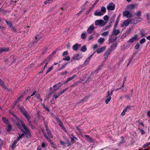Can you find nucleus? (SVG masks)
Listing matches in <instances>:
<instances>
[{
  "instance_id": "obj_1",
  "label": "nucleus",
  "mask_w": 150,
  "mask_h": 150,
  "mask_svg": "<svg viewBox=\"0 0 150 150\" xmlns=\"http://www.w3.org/2000/svg\"><path fill=\"white\" fill-rule=\"evenodd\" d=\"M11 114L14 116L17 120L18 121V123H16V125L20 129L21 131H23L22 127L24 129L25 132L28 135H30V132L29 131L23 123V122L19 120L18 118L16 115H14L13 113H12Z\"/></svg>"
},
{
  "instance_id": "obj_2",
  "label": "nucleus",
  "mask_w": 150,
  "mask_h": 150,
  "mask_svg": "<svg viewBox=\"0 0 150 150\" xmlns=\"http://www.w3.org/2000/svg\"><path fill=\"white\" fill-rule=\"evenodd\" d=\"M68 88H66L65 89H64L61 91H59L57 93H55L53 95L54 98H52V99L51 100V102L52 103H53V102H54V98L57 99L58 97H59L60 96L62 95L63 93L65 91H66L67 89Z\"/></svg>"
},
{
  "instance_id": "obj_3",
  "label": "nucleus",
  "mask_w": 150,
  "mask_h": 150,
  "mask_svg": "<svg viewBox=\"0 0 150 150\" xmlns=\"http://www.w3.org/2000/svg\"><path fill=\"white\" fill-rule=\"evenodd\" d=\"M24 135L23 134H20L19 135L18 137L17 138V140L15 141L13 143L11 146V148L12 149H13L16 146V144L18 142L22 137Z\"/></svg>"
},
{
  "instance_id": "obj_4",
  "label": "nucleus",
  "mask_w": 150,
  "mask_h": 150,
  "mask_svg": "<svg viewBox=\"0 0 150 150\" xmlns=\"http://www.w3.org/2000/svg\"><path fill=\"white\" fill-rule=\"evenodd\" d=\"M132 19L130 18L124 21L123 24L121 25V26L122 27L124 26H127L128 25L129 23H132Z\"/></svg>"
},
{
  "instance_id": "obj_5",
  "label": "nucleus",
  "mask_w": 150,
  "mask_h": 150,
  "mask_svg": "<svg viewBox=\"0 0 150 150\" xmlns=\"http://www.w3.org/2000/svg\"><path fill=\"white\" fill-rule=\"evenodd\" d=\"M95 25H99L101 26H103L105 24V23L102 20L100 19L97 20L95 21Z\"/></svg>"
},
{
  "instance_id": "obj_6",
  "label": "nucleus",
  "mask_w": 150,
  "mask_h": 150,
  "mask_svg": "<svg viewBox=\"0 0 150 150\" xmlns=\"http://www.w3.org/2000/svg\"><path fill=\"white\" fill-rule=\"evenodd\" d=\"M123 15L127 18H130L132 16V13L129 11H125L123 13Z\"/></svg>"
},
{
  "instance_id": "obj_7",
  "label": "nucleus",
  "mask_w": 150,
  "mask_h": 150,
  "mask_svg": "<svg viewBox=\"0 0 150 150\" xmlns=\"http://www.w3.org/2000/svg\"><path fill=\"white\" fill-rule=\"evenodd\" d=\"M25 116V117H26L28 122L29 124V125L31 127V128H33V127L32 126L31 123L30 121L29 120V119L30 118V116L29 115V114H28V113L27 112H26V113H25L24 114H23Z\"/></svg>"
},
{
  "instance_id": "obj_8",
  "label": "nucleus",
  "mask_w": 150,
  "mask_h": 150,
  "mask_svg": "<svg viewBox=\"0 0 150 150\" xmlns=\"http://www.w3.org/2000/svg\"><path fill=\"white\" fill-rule=\"evenodd\" d=\"M115 5L112 3L110 4L107 7V8L108 10H113L115 9Z\"/></svg>"
},
{
  "instance_id": "obj_9",
  "label": "nucleus",
  "mask_w": 150,
  "mask_h": 150,
  "mask_svg": "<svg viewBox=\"0 0 150 150\" xmlns=\"http://www.w3.org/2000/svg\"><path fill=\"white\" fill-rule=\"evenodd\" d=\"M106 48V46H103L101 47L100 49H97L94 52H96L97 53L99 54L104 51Z\"/></svg>"
},
{
  "instance_id": "obj_10",
  "label": "nucleus",
  "mask_w": 150,
  "mask_h": 150,
  "mask_svg": "<svg viewBox=\"0 0 150 150\" xmlns=\"http://www.w3.org/2000/svg\"><path fill=\"white\" fill-rule=\"evenodd\" d=\"M132 19V23L136 24L141 21L142 20V18L140 17H138L135 18L134 19Z\"/></svg>"
},
{
  "instance_id": "obj_11",
  "label": "nucleus",
  "mask_w": 150,
  "mask_h": 150,
  "mask_svg": "<svg viewBox=\"0 0 150 150\" xmlns=\"http://www.w3.org/2000/svg\"><path fill=\"white\" fill-rule=\"evenodd\" d=\"M55 119L57 120V122L58 123L59 125L62 128V129L64 131H66V130L65 129V128L63 126L62 123L61 122L60 120L59 119V118L58 117H56Z\"/></svg>"
},
{
  "instance_id": "obj_12",
  "label": "nucleus",
  "mask_w": 150,
  "mask_h": 150,
  "mask_svg": "<svg viewBox=\"0 0 150 150\" xmlns=\"http://www.w3.org/2000/svg\"><path fill=\"white\" fill-rule=\"evenodd\" d=\"M94 29V27L93 24L91 25L88 28L87 32L89 34L91 33Z\"/></svg>"
},
{
  "instance_id": "obj_13",
  "label": "nucleus",
  "mask_w": 150,
  "mask_h": 150,
  "mask_svg": "<svg viewBox=\"0 0 150 150\" xmlns=\"http://www.w3.org/2000/svg\"><path fill=\"white\" fill-rule=\"evenodd\" d=\"M106 99L105 101V103L106 104H108L111 99V97L110 96V92L109 91L107 92V96L106 97Z\"/></svg>"
},
{
  "instance_id": "obj_14",
  "label": "nucleus",
  "mask_w": 150,
  "mask_h": 150,
  "mask_svg": "<svg viewBox=\"0 0 150 150\" xmlns=\"http://www.w3.org/2000/svg\"><path fill=\"white\" fill-rule=\"evenodd\" d=\"M117 39V37L114 36L113 35H111L109 37V42L111 43L115 41Z\"/></svg>"
},
{
  "instance_id": "obj_15",
  "label": "nucleus",
  "mask_w": 150,
  "mask_h": 150,
  "mask_svg": "<svg viewBox=\"0 0 150 150\" xmlns=\"http://www.w3.org/2000/svg\"><path fill=\"white\" fill-rule=\"evenodd\" d=\"M111 51V50H110L109 49H108L107 50L104 54V59H106L107 58L108 56L110 54Z\"/></svg>"
},
{
  "instance_id": "obj_16",
  "label": "nucleus",
  "mask_w": 150,
  "mask_h": 150,
  "mask_svg": "<svg viewBox=\"0 0 150 150\" xmlns=\"http://www.w3.org/2000/svg\"><path fill=\"white\" fill-rule=\"evenodd\" d=\"M137 38V36H134L129 40L128 42L131 44L136 40Z\"/></svg>"
},
{
  "instance_id": "obj_17",
  "label": "nucleus",
  "mask_w": 150,
  "mask_h": 150,
  "mask_svg": "<svg viewBox=\"0 0 150 150\" xmlns=\"http://www.w3.org/2000/svg\"><path fill=\"white\" fill-rule=\"evenodd\" d=\"M94 15L95 16H101L103 15V13L98 9L96 10L94 13Z\"/></svg>"
},
{
  "instance_id": "obj_18",
  "label": "nucleus",
  "mask_w": 150,
  "mask_h": 150,
  "mask_svg": "<svg viewBox=\"0 0 150 150\" xmlns=\"http://www.w3.org/2000/svg\"><path fill=\"white\" fill-rule=\"evenodd\" d=\"M77 75L76 74H74L72 76L67 78V80L64 82V83H68L69 81L73 79Z\"/></svg>"
},
{
  "instance_id": "obj_19",
  "label": "nucleus",
  "mask_w": 150,
  "mask_h": 150,
  "mask_svg": "<svg viewBox=\"0 0 150 150\" xmlns=\"http://www.w3.org/2000/svg\"><path fill=\"white\" fill-rule=\"evenodd\" d=\"M138 4H131L127 5L126 8L128 10H131L134 8L135 6H137Z\"/></svg>"
},
{
  "instance_id": "obj_20",
  "label": "nucleus",
  "mask_w": 150,
  "mask_h": 150,
  "mask_svg": "<svg viewBox=\"0 0 150 150\" xmlns=\"http://www.w3.org/2000/svg\"><path fill=\"white\" fill-rule=\"evenodd\" d=\"M50 57H48L45 59L43 63L42 64H45V65L43 68V69L44 70L45 69V67H46L47 65L48 64L50 59Z\"/></svg>"
},
{
  "instance_id": "obj_21",
  "label": "nucleus",
  "mask_w": 150,
  "mask_h": 150,
  "mask_svg": "<svg viewBox=\"0 0 150 150\" xmlns=\"http://www.w3.org/2000/svg\"><path fill=\"white\" fill-rule=\"evenodd\" d=\"M61 86V85L60 84V83L57 84L53 86V90L54 91H56Z\"/></svg>"
},
{
  "instance_id": "obj_22",
  "label": "nucleus",
  "mask_w": 150,
  "mask_h": 150,
  "mask_svg": "<svg viewBox=\"0 0 150 150\" xmlns=\"http://www.w3.org/2000/svg\"><path fill=\"white\" fill-rule=\"evenodd\" d=\"M6 22L7 24L9 25L10 28L12 29H14V27L12 23L10 21L6 20Z\"/></svg>"
},
{
  "instance_id": "obj_23",
  "label": "nucleus",
  "mask_w": 150,
  "mask_h": 150,
  "mask_svg": "<svg viewBox=\"0 0 150 150\" xmlns=\"http://www.w3.org/2000/svg\"><path fill=\"white\" fill-rule=\"evenodd\" d=\"M120 31L118 30L113 29L112 31V33L115 36L118 35L120 33Z\"/></svg>"
},
{
  "instance_id": "obj_24",
  "label": "nucleus",
  "mask_w": 150,
  "mask_h": 150,
  "mask_svg": "<svg viewBox=\"0 0 150 150\" xmlns=\"http://www.w3.org/2000/svg\"><path fill=\"white\" fill-rule=\"evenodd\" d=\"M81 58V56L79 54H76L73 57V59L75 60H78L80 59Z\"/></svg>"
},
{
  "instance_id": "obj_25",
  "label": "nucleus",
  "mask_w": 150,
  "mask_h": 150,
  "mask_svg": "<svg viewBox=\"0 0 150 150\" xmlns=\"http://www.w3.org/2000/svg\"><path fill=\"white\" fill-rule=\"evenodd\" d=\"M47 132V133L48 134L49 136L51 138H52L53 137L52 136V134L51 133V132L48 127L47 126H45Z\"/></svg>"
},
{
  "instance_id": "obj_26",
  "label": "nucleus",
  "mask_w": 150,
  "mask_h": 150,
  "mask_svg": "<svg viewBox=\"0 0 150 150\" xmlns=\"http://www.w3.org/2000/svg\"><path fill=\"white\" fill-rule=\"evenodd\" d=\"M81 45L78 44H76L72 47L73 49L75 50H77L79 47H80Z\"/></svg>"
},
{
  "instance_id": "obj_27",
  "label": "nucleus",
  "mask_w": 150,
  "mask_h": 150,
  "mask_svg": "<svg viewBox=\"0 0 150 150\" xmlns=\"http://www.w3.org/2000/svg\"><path fill=\"white\" fill-rule=\"evenodd\" d=\"M96 4V2H95L92 5V6L91 7L88 9V10L87 11V13H89L94 8V7Z\"/></svg>"
},
{
  "instance_id": "obj_28",
  "label": "nucleus",
  "mask_w": 150,
  "mask_h": 150,
  "mask_svg": "<svg viewBox=\"0 0 150 150\" xmlns=\"http://www.w3.org/2000/svg\"><path fill=\"white\" fill-rule=\"evenodd\" d=\"M9 50V48L6 47H3L0 49V53L3 52H5L8 51Z\"/></svg>"
},
{
  "instance_id": "obj_29",
  "label": "nucleus",
  "mask_w": 150,
  "mask_h": 150,
  "mask_svg": "<svg viewBox=\"0 0 150 150\" xmlns=\"http://www.w3.org/2000/svg\"><path fill=\"white\" fill-rule=\"evenodd\" d=\"M100 11L102 13H103V15L106 12V8L104 6L102 7L101 8V11Z\"/></svg>"
},
{
  "instance_id": "obj_30",
  "label": "nucleus",
  "mask_w": 150,
  "mask_h": 150,
  "mask_svg": "<svg viewBox=\"0 0 150 150\" xmlns=\"http://www.w3.org/2000/svg\"><path fill=\"white\" fill-rule=\"evenodd\" d=\"M129 108V107L128 106H127V107L125 108L124 109L121 114V115L122 116H124L125 114V113L127 111V109L128 108Z\"/></svg>"
},
{
  "instance_id": "obj_31",
  "label": "nucleus",
  "mask_w": 150,
  "mask_h": 150,
  "mask_svg": "<svg viewBox=\"0 0 150 150\" xmlns=\"http://www.w3.org/2000/svg\"><path fill=\"white\" fill-rule=\"evenodd\" d=\"M117 44L116 43L113 44L111 46V50H113L115 49L117 47Z\"/></svg>"
},
{
  "instance_id": "obj_32",
  "label": "nucleus",
  "mask_w": 150,
  "mask_h": 150,
  "mask_svg": "<svg viewBox=\"0 0 150 150\" xmlns=\"http://www.w3.org/2000/svg\"><path fill=\"white\" fill-rule=\"evenodd\" d=\"M44 136H45V137L49 141L50 143L52 144L53 146H54V144L52 142V141L47 136V135L45 134H44Z\"/></svg>"
},
{
  "instance_id": "obj_33",
  "label": "nucleus",
  "mask_w": 150,
  "mask_h": 150,
  "mask_svg": "<svg viewBox=\"0 0 150 150\" xmlns=\"http://www.w3.org/2000/svg\"><path fill=\"white\" fill-rule=\"evenodd\" d=\"M104 39L103 38H100L98 40V42L99 43L101 44H103L104 41Z\"/></svg>"
},
{
  "instance_id": "obj_34",
  "label": "nucleus",
  "mask_w": 150,
  "mask_h": 150,
  "mask_svg": "<svg viewBox=\"0 0 150 150\" xmlns=\"http://www.w3.org/2000/svg\"><path fill=\"white\" fill-rule=\"evenodd\" d=\"M86 33H83L81 35V38L83 39H85L86 38Z\"/></svg>"
},
{
  "instance_id": "obj_35",
  "label": "nucleus",
  "mask_w": 150,
  "mask_h": 150,
  "mask_svg": "<svg viewBox=\"0 0 150 150\" xmlns=\"http://www.w3.org/2000/svg\"><path fill=\"white\" fill-rule=\"evenodd\" d=\"M90 59V57H88L84 62L83 65L85 66L89 62Z\"/></svg>"
},
{
  "instance_id": "obj_36",
  "label": "nucleus",
  "mask_w": 150,
  "mask_h": 150,
  "mask_svg": "<svg viewBox=\"0 0 150 150\" xmlns=\"http://www.w3.org/2000/svg\"><path fill=\"white\" fill-rule=\"evenodd\" d=\"M7 124L8 127V128L7 129V131H10L11 129L12 128V126L11 125L8 123V124Z\"/></svg>"
},
{
  "instance_id": "obj_37",
  "label": "nucleus",
  "mask_w": 150,
  "mask_h": 150,
  "mask_svg": "<svg viewBox=\"0 0 150 150\" xmlns=\"http://www.w3.org/2000/svg\"><path fill=\"white\" fill-rule=\"evenodd\" d=\"M115 17V15L114 14L113 16L110 18V23H111L112 24V23L114 21Z\"/></svg>"
},
{
  "instance_id": "obj_38",
  "label": "nucleus",
  "mask_w": 150,
  "mask_h": 150,
  "mask_svg": "<svg viewBox=\"0 0 150 150\" xmlns=\"http://www.w3.org/2000/svg\"><path fill=\"white\" fill-rule=\"evenodd\" d=\"M0 84L4 88H6V86L4 84V82L0 79Z\"/></svg>"
},
{
  "instance_id": "obj_39",
  "label": "nucleus",
  "mask_w": 150,
  "mask_h": 150,
  "mask_svg": "<svg viewBox=\"0 0 150 150\" xmlns=\"http://www.w3.org/2000/svg\"><path fill=\"white\" fill-rule=\"evenodd\" d=\"M87 49L86 46H83L81 48V51L83 52H85L86 50Z\"/></svg>"
},
{
  "instance_id": "obj_40",
  "label": "nucleus",
  "mask_w": 150,
  "mask_h": 150,
  "mask_svg": "<svg viewBox=\"0 0 150 150\" xmlns=\"http://www.w3.org/2000/svg\"><path fill=\"white\" fill-rule=\"evenodd\" d=\"M41 37L40 35H36L35 37V39L36 40V42H37L38 40H39Z\"/></svg>"
},
{
  "instance_id": "obj_41",
  "label": "nucleus",
  "mask_w": 150,
  "mask_h": 150,
  "mask_svg": "<svg viewBox=\"0 0 150 150\" xmlns=\"http://www.w3.org/2000/svg\"><path fill=\"white\" fill-rule=\"evenodd\" d=\"M137 16L139 17H140L142 14V12L139 11H138L136 12Z\"/></svg>"
},
{
  "instance_id": "obj_42",
  "label": "nucleus",
  "mask_w": 150,
  "mask_h": 150,
  "mask_svg": "<svg viewBox=\"0 0 150 150\" xmlns=\"http://www.w3.org/2000/svg\"><path fill=\"white\" fill-rule=\"evenodd\" d=\"M98 47V45L97 44L93 45L92 46V48L94 50H95Z\"/></svg>"
},
{
  "instance_id": "obj_43",
  "label": "nucleus",
  "mask_w": 150,
  "mask_h": 150,
  "mask_svg": "<svg viewBox=\"0 0 150 150\" xmlns=\"http://www.w3.org/2000/svg\"><path fill=\"white\" fill-rule=\"evenodd\" d=\"M20 109L22 112L23 113V114L25 113H26L27 112L23 107L21 108Z\"/></svg>"
},
{
  "instance_id": "obj_44",
  "label": "nucleus",
  "mask_w": 150,
  "mask_h": 150,
  "mask_svg": "<svg viewBox=\"0 0 150 150\" xmlns=\"http://www.w3.org/2000/svg\"><path fill=\"white\" fill-rule=\"evenodd\" d=\"M70 59V57L69 56H67L65 58H63L62 59L64 60L69 61Z\"/></svg>"
},
{
  "instance_id": "obj_45",
  "label": "nucleus",
  "mask_w": 150,
  "mask_h": 150,
  "mask_svg": "<svg viewBox=\"0 0 150 150\" xmlns=\"http://www.w3.org/2000/svg\"><path fill=\"white\" fill-rule=\"evenodd\" d=\"M112 25V24L111 23H109V25L105 27V30H107L108 28L111 27Z\"/></svg>"
},
{
  "instance_id": "obj_46",
  "label": "nucleus",
  "mask_w": 150,
  "mask_h": 150,
  "mask_svg": "<svg viewBox=\"0 0 150 150\" xmlns=\"http://www.w3.org/2000/svg\"><path fill=\"white\" fill-rule=\"evenodd\" d=\"M150 145V142H148L145 144H144L143 146L142 147L144 148H145L147 147L149 145Z\"/></svg>"
},
{
  "instance_id": "obj_47",
  "label": "nucleus",
  "mask_w": 150,
  "mask_h": 150,
  "mask_svg": "<svg viewBox=\"0 0 150 150\" xmlns=\"http://www.w3.org/2000/svg\"><path fill=\"white\" fill-rule=\"evenodd\" d=\"M88 99V98L87 97H86L85 98H84L83 99L81 100V101H79L78 103H83L84 102H85L86 101V99Z\"/></svg>"
},
{
  "instance_id": "obj_48",
  "label": "nucleus",
  "mask_w": 150,
  "mask_h": 150,
  "mask_svg": "<svg viewBox=\"0 0 150 150\" xmlns=\"http://www.w3.org/2000/svg\"><path fill=\"white\" fill-rule=\"evenodd\" d=\"M145 41L146 39L145 38H143L140 40V43L141 44H143L145 42Z\"/></svg>"
},
{
  "instance_id": "obj_49",
  "label": "nucleus",
  "mask_w": 150,
  "mask_h": 150,
  "mask_svg": "<svg viewBox=\"0 0 150 150\" xmlns=\"http://www.w3.org/2000/svg\"><path fill=\"white\" fill-rule=\"evenodd\" d=\"M85 137H86L87 140L89 142H91V138L89 137V136L88 135H85Z\"/></svg>"
},
{
  "instance_id": "obj_50",
  "label": "nucleus",
  "mask_w": 150,
  "mask_h": 150,
  "mask_svg": "<svg viewBox=\"0 0 150 150\" xmlns=\"http://www.w3.org/2000/svg\"><path fill=\"white\" fill-rule=\"evenodd\" d=\"M140 47V45L139 43H137L136 45L135 46L134 48L136 50H137L139 49Z\"/></svg>"
},
{
  "instance_id": "obj_51",
  "label": "nucleus",
  "mask_w": 150,
  "mask_h": 150,
  "mask_svg": "<svg viewBox=\"0 0 150 150\" xmlns=\"http://www.w3.org/2000/svg\"><path fill=\"white\" fill-rule=\"evenodd\" d=\"M2 120L5 123L8 124V120L5 117H3L2 118Z\"/></svg>"
},
{
  "instance_id": "obj_52",
  "label": "nucleus",
  "mask_w": 150,
  "mask_h": 150,
  "mask_svg": "<svg viewBox=\"0 0 150 150\" xmlns=\"http://www.w3.org/2000/svg\"><path fill=\"white\" fill-rule=\"evenodd\" d=\"M138 129L141 132L142 134H144L145 133V132L142 129H141L139 128Z\"/></svg>"
},
{
  "instance_id": "obj_53",
  "label": "nucleus",
  "mask_w": 150,
  "mask_h": 150,
  "mask_svg": "<svg viewBox=\"0 0 150 150\" xmlns=\"http://www.w3.org/2000/svg\"><path fill=\"white\" fill-rule=\"evenodd\" d=\"M53 69V67L52 66L49 68L47 71L46 74L50 72Z\"/></svg>"
},
{
  "instance_id": "obj_54",
  "label": "nucleus",
  "mask_w": 150,
  "mask_h": 150,
  "mask_svg": "<svg viewBox=\"0 0 150 150\" xmlns=\"http://www.w3.org/2000/svg\"><path fill=\"white\" fill-rule=\"evenodd\" d=\"M109 18L108 16L107 15H105L103 17V19L105 20H108Z\"/></svg>"
},
{
  "instance_id": "obj_55",
  "label": "nucleus",
  "mask_w": 150,
  "mask_h": 150,
  "mask_svg": "<svg viewBox=\"0 0 150 150\" xmlns=\"http://www.w3.org/2000/svg\"><path fill=\"white\" fill-rule=\"evenodd\" d=\"M108 32H105L103 33L102 34V35L103 36H106V35H108Z\"/></svg>"
},
{
  "instance_id": "obj_56",
  "label": "nucleus",
  "mask_w": 150,
  "mask_h": 150,
  "mask_svg": "<svg viewBox=\"0 0 150 150\" xmlns=\"http://www.w3.org/2000/svg\"><path fill=\"white\" fill-rule=\"evenodd\" d=\"M68 73V72L67 71H65L64 72L61 73V74L62 75H66Z\"/></svg>"
},
{
  "instance_id": "obj_57",
  "label": "nucleus",
  "mask_w": 150,
  "mask_h": 150,
  "mask_svg": "<svg viewBox=\"0 0 150 150\" xmlns=\"http://www.w3.org/2000/svg\"><path fill=\"white\" fill-rule=\"evenodd\" d=\"M68 54V52L67 51H65L62 54V56H64L65 55H67Z\"/></svg>"
},
{
  "instance_id": "obj_58",
  "label": "nucleus",
  "mask_w": 150,
  "mask_h": 150,
  "mask_svg": "<svg viewBox=\"0 0 150 150\" xmlns=\"http://www.w3.org/2000/svg\"><path fill=\"white\" fill-rule=\"evenodd\" d=\"M35 96L37 97V98L38 99H40V95L38 93H36L35 95Z\"/></svg>"
},
{
  "instance_id": "obj_59",
  "label": "nucleus",
  "mask_w": 150,
  "mask_h": 150,
  "mask_svg": "<svg viewBox=\"0 0 150 150\" xmlns=\"http://www.w3.org/2000/svg\"><path fill=\"white\" fill-rule=\"evenodd\" d=\"M3 144V141L2 140L0 139V148L1 147Z\"/></svg>"
},
{
  "instance_id": "obj_60",
  "label": "nucleus",
  "mask_w": 150,
  "mask_h": 150,
  "mask_svg": "<svg viewBox=\"0 0 150 150\" xmlns=\"http://www.w3.org/2000/svg\"><path fill=\"white\" fill-rule=\"evenodd\" d=\"M93 37L92 35H91L89 37H88V40H91L93 38Z\"/></svg>"
},
{
  "instance_id": "obj_61",
  "label": "nucleus",
  "mask_w": 150,
  "mask_h": 150,
  "mask_svg": "<svg viewBox=\"0 0 150 150\" xmlns=\"http://www.w3.org/2000/svg\"><path fill=\"white\" fill-rule=\"evenodd\" d=\"M60 144L61 145H63V146H65V143L63 141H60Z\"/></svg>"
},
{
  "instance_id": "obj_62",
  "label": "nucleus",
  "mask_w": 150,
  "mask_h": 150,
  "mask_svg": "<svg viewBox=\"0 0 150 150\" xmlns=\"http://www.w3.org/2000/svg\"><path fill=\"white\" fill-rule=\"evenodd\" d=\"M0 29H1L2 30H4L5 29V28L3 26H1L0 25Z\"/></svg>"
},
{
  "instance_id": "obj_63",
  "label": "nucleus",
  "mask_w": 150,
  "mask_h": 150,
  "mask_svg": "<svg viewBox=\"0 0 150 150\" xmlns=\"http://www.w3.org/2000/svg\"><path fill=\"white\" fill-rule=\"evenodd\" d=\"M46 146V145L44 142H42V144H41V146L42 147H43V148L45 147Z\"/></svg>"
},
{
  "instance_id": "obj_64",
  "label": "nucleus",
  "mask_w": 150,
  "mask_h": 150,
  "mask_svg": "<svg viewBox=\"0 0 150 150\" xmlns=\"http://www.w3.org/2000/svg\"><path fill=\"white\" fill-rule=\"evenodd\" d=\"M67 63H65L61 67L63 69L64 68H65L66 66L67 65Z\"/></svg>"
}]
</instances>
